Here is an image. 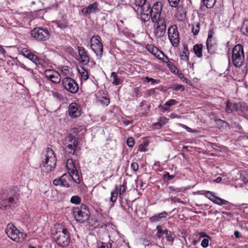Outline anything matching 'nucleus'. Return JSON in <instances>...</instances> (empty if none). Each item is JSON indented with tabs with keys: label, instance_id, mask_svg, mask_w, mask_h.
Returning <instances> with one entry per match:
<instances>
[{
	"label": "nucleus",
	"instance_id": "obj_1",
	"mask_svg": "<svg viewBox=\"0 0 248 248\" xmlns=\"http://www.w3.org/2000/svg\"><path fill=\"white\" fill-rule=\"evenodd\" d=\"M64 145L65 157L67 159L78 160L77 151L80 149L78 146V138L69 134L62 141Z\"/></svg>",
	"mask_w": 248,
	"mask_h": 248
},
{
	"label": "nucleus",
	"instance_id": "obj_2",
	"mask_svg": "<svg viewBox=\"0 0 248 248\" xmlns=\"http://www.w3.org/2000/svg\"><path fill=\"white\" fill-rule=\"evenodd\" d=\"M19 196V189L16 186H9L0 193V209L4 210L16 203Z\"/></svg>",
	"mask_w": 248,
	"mask_h": 248
},
{
	"label": "nucleus",
	"instance_id": "obj_3",
	"mask_svg": "<svg viewBox=\"0 0 248 248\" xmlns=\"http://www.w3.org/2000/svg\"><path fill=\"white\" fill-rule=\"evenodd\" d=\"M42 159L40 167L43 171L46 173L49 172L55 168L57 158L52 148L47 147L43 150Z\"/></svg>",
	"mask_w": 248,
	"mask_h": 248
},
{
	"label": "nucleus",
	"instance_id": "obj_4",
	"mask_svg": "<svg viewBox=\"0 0 248 248\" xmlns=\"http://www.w3.org/2000/svg\"><path fill=\"white\" fill-rule=\"evenodd\" d=\"M51 235L55 242L62 247L69 245L70 237L68 230L62 225L57 224L51 230Z\"/></svg>",
	"mask_w": 248,
	"mask_h": 248
},
{
	"label": "nucleus",
	"instance_id": "obj_5",
	"mask_svg": "<svg viewBox=\"0 0 248 248\" xmlns=\"http://www.w3.org/2000/svg\"><path fill=\"white\" fill-rule=\"evenodd\" d=\"M232 61L236 67H240L243 65L245 55L244 48L241 44L236 45L232 49Z\"/></svg>",
	"mask_w": 248,
	"mask_h": 248
},
{
	"label": "nucleus",
	"instance_id": "obj_6",
	"mask_svg": "<svg viewBox=\"0 0 248 248\" xmlns=\"http://www.w3.org/2000/svg\"><path fill=\"white\" fill-rule=\"evenodd\" d=\"M147 0H130V2L132 7L137 12H140L141 16V19L145 22L149 20L151 18L150 14H145L144 11L149 10V6H147L146 9V1Z\"/></svg>",
	"mask_w": 248,
	"mask_h": 248
},
{
	"label": "nucleus",
	"instance_id": "obj_7",
	"mask_svg": "<svg viewBox=\"0 0 248 248\" xmlns=\"http://www.w3.org/2000/svg\"><path fill=\"white\" fill-rule=\"evenodd\" d=\"M66 166L68 172L72 176V182L79 184L81 180L78 173V169L80 168L78 160L67 159Z\"/></svg>",
	"mask_w": 248,
	"mask_h": 248
},
{
	"label": "nucleus",
	"instance_id": "obj_8",
	"mask_svg": "<svg viewBox=\"0 0 248 248\" xmlns=\"http://www.w3.org/2000/svg\"><path fill=\"white\" fill-rule=\"evenodd\" d=\"M8 236L16 242H22L26 237V234L20 232L13 224L9 223L5 229Z\"/></svg>",
	"mask_w": 248,
	"mask_h": 248
},
{
	"label": "nucleus",
	"instance_id": "obj_9",
	"mask_svg": "<svg viewBox=\"0 0 248 248\" xmlns=\"http://www.w3.org/2000/svg\"><path fill=\"white\" fill-rule=\"evenodd\" d=\"M31 36L37 41H45L48 40L51 36V32L47 28L37 27L31 30Z\"/></svg>",
	"mask_w": 248,
	"mask_h": 248
},
{
	"label": "nucleus",
	"instance_id": "obj_10",
	"mask_svg": "<svg viewBox=\"0 0 248 248\" xmlns=\"http://www.w3.org/2000/svg\"><path fill=\"white\" fill-rule=\"evenodd\" d=\"M90 47L98 59L103 56V46L101 37L98 35L93 36L90 39Z\"/></svg>",
	"mask_w": 248,
	"mask_h": 248
},
{
	"label": "nucleus",
	"instance_id": "obj_11",
	"mask_svg": "<svg viewBox=\"0 0 248 248\" xmlns=\"http://www.w3.org/2000/svg\"><path fill=\"white\" fill-rule=\"evenodd\" d=\"M127 188V182L124 181L123 184L119 187L117 185L115 186L114 189L111 192V196L110 201L114 205V203L116 202L118 198V194L119 198L122 199L124 194L125 193Z\"/></svg>",
	"mask_w": 248,
	"mask_h": 248
},
{
	"label": "nucleus",
	"instance_id": "obj_12",
	"mask_svg": "<svg viewBox=\"0 0 248 248\" xmlns=\"http://www.w3.org/2000/svg\"><path fill=\"white\" fill-rule=\"evenodd\" d=\"M72 213L76 221L79 223H83L88 220L90 217V211L86 207L83 210L78 207H74Z\"/></svg>",
	"mask_w": 248,
	"mask_h": 248
},
{
	"label": "nucleus",
	"instance_id": "obj_13",
	"mask_svg": "<svg viewBox=\"0 0 248 248\" xmlns=\"http://www.w3.org/2000/svg\"><path fill=\"white\" fill-rule=\"evenodd\" d=\"M63 87L72 93H77L79 89V86L77 82L73 78L66 77L62 80Z\"/></svg>",
	"mask_w": 248,
	"mask_h": 248
},
{
	"label": "nucleus",
	"instance_id": "obj_14",
	"mask_svg": "<svg viewBox=\"0 0 248 248\" xmlns=\"http://www.w3.org/2000/svg\"><path fill=\"white\" fill-rule=\"evenodd\" d=\"M168 38L172 46L177 47L180 42L179 33L175 25H171L168 29Z\"/></svg>",
	"mask_w": 248,
	"mask_h": 248
},
{
	"label": "nucleus",
	"instance_id": "obj_15",
	"mask_svg": "<svg viewBox=\"0 0 248 248\" xmlns=\"http://www.w3.org/2000/svg\"><path fill=\"white\" fill-rule=\"evenodd\" d=\"M72 183V176L70 175L69 172L68 173L63 174L62 176L54 179L53 181L54 185L56 186H60L66 188L70 187Z\"/></svg>",
	"mask_w": 248,
	"mask_h": 248
},
{
	"label": "nucleus",
	"instance_id": "obj_16",
	"mask_svg": "<svg viewBox=\"0 0 248 248\" xmlns=\"http://www.w3.org/2000/svg\"><path fill=\"white\" fill-rule=\"evenodd\" d=\"M154 28V33L156 38H160L164 36L166 31V24L165 19H161L160 21L155 22Z\"/></svg>",
	"mask_w": 248,
	"mask_h": 248
},
{
	"label": "nucleus",
	"instance_id": "obj_17",
	"mask_svg": "<svg viewBox=\"0 0 248 248\" xmlns=\"http://www.w3.org/2000/svg\"><path fill=\"white\" fill-rule=\"evenodd\" d=\"M99 12V4L97 2L94 1L90 4L88 6L82 9L81 12L86 17H90L91 14H95Z\"/></svg>",
	"mask_w": 248,
	"mask_h": 248
},
{
	"label": "nucleus",
	"instance_id": "obj_18",
	"mask_svg": "<svg viewBox=\"0 0 248 248\" xmlns=\"http://www.w3.org/2000/svg\"><path fill=\"white\" fill-rule=\"evenodd\" d=\"M82 109L80 106L75 102L70 104L68 107V113L72 118H77L81 115Z\"/></svg>",
	"mask_w": 248,
	"mask_h": 248
},
{
	"label": "nucleus",
	"instance_id": "obj_19",
	"mask_svg": "<svg viewBox=\"0 0 248 248\" xmlns=\"http://www.w3.org/2000/svg\"><path fill=\"white\" fill-rule=\"evenodd\" d=\"M46 78L54 83H59L61 81V76L59 73L54 70L47 69L45 71Z\"/></svg>",
	"mask_w": 248,
	"mask_h": 248
},
{
	"label": "nucleus",
	"instance_id": "obj_20",
	"mask_svg": "<svg viewBox=\"0 0 248 248\" xmlns=\"http://www.w3.org/2000/svg\"><path fill=\"white\" fill-rule=\"evenodd\" d=\"M78 53L80 57V62L83 64H87L90 62V56L87 51L83 46H78Z\"/></svg>",
	"mask_w": 248,
	"mask_h": 248
},
{
	"label": "nucleus",
	"instance_id": "obj_21",
	"mask_svg": "<svg viewBox=\"0 0 248 248\" xmlns=\"http://www.w3.org/2000/svg\"><path fill=\"white\" fill-rule=\"evenodd\" d=\"M236 106L235 112L238 115L243 116L248 111V106L247 104L245 102H239L237 103Z\"/></svg>",
	"mask_w": 248,
	"mask_h": 248
},
{
	"label": "nucleus",
	"instance_id": "obj_22",
	"mask_svg": "<svg viewBox=\"0 0 248 248\" xmlns=\"http://www.w3.org/2000/svg\"><path fill=\"white\" fill-rule=\"evenodd\" d=\"M206 46L209 54L213 55L217 53L218 49V45L216 41L206 42Z\"/></svg>",
	"mask_w": 248,
	"mask_h": 248
},
{
	"label": "nucleus",
	"instance_id": "obj_23",
	"mask_svg": "<svg viewBox=\"0 0 248 248\" xmlns=\"http://www.w3.org/2000/svg\"><path fill=\"white\" fill-rule=\"evenodd\" d=\"M146 48L149 52L155 56L157 59L159 58V55L158 54V53L161 54L163 56H165V54L162 51L159 50L157 47L152 45H147Z\"/></svg>",
	"mask_w": 248,
	"mask_h": 248
},
{
	"label": "nucleus",
	"instance_id": "obj_24",
	"mask_svg": "<svg viewBox=\"0 0 248 248\" xmlns=\"http://www.w3.org/2000/svg\"><path fill=\"white\" fill-rule=\"evenodd\" d=\"M168 215L167 212L164 211L158 214L155 215L150 217L149 220L151 222H157L161 221L162 219H165Z\"/></svg>",
	"mask_w": 248,
	"mask_h": 248
},
{
	"label": "nucleus",
	"instance_id": "obj_25",
	"mask_svg": "<svg viewBox=\"0 0 248 248\" xmlns=\"http://www.w3.org/2000/svg\"><path fill=\"white\" fill-rule=\"evenodd\" d=\"M140 107H141L140 116H146L150 112L151 105L145 101H142L140 103Z\"/></svg>",
	"mask_w": 248,
	"mask_h": 248
},
{
	"label": "nucleus",
	"instance_id": "obj_26",
	"mask_svg": "<svg viewBox=\"0 0 248 248\" xmlns=\"http://www.w3.org/2000/svg\"><path fill=\"white\" fill-rule=\"evenodd\" d=\"M225 111L227 113H231L235 112L237 108V103L232 102L229 100H227L226 102Z\"/></svg>",
	"mask_w": 248,
	"mask_h": 248
},
{
	"label": "nucleus",
	"instance_id": "obj_27",
	"mask_svg": "<svg viewBox=\"0 0 248 248\" xmlns=\"http://www.w3.org/2000/svg\"><path fill=\"white\" fill-rule=\"evenodd\" d=\"M177 103V101L174 99H170L168 101H167L164 105H159L158 108H161L162 111L163 112H165L169 110V108L172 106L176 105Z\"/></svg>",
	"mask_w": 248,
	"mask_h": 248
},
{
	"label": "nucleus",
	"instance_id": "obj_28",
	"mask_svg": "<svg viewBox=\"0 0 248 248\" xmlns=\"http://www.w3.org/2000/svg\"><path fill=\"white\" fill-rule=\"evenodd\" d=\"M193 51L195 55L199 58L202 57L203 45L202 44H197L193 46Z\"/></svg>",
	"mask_w": 248,
	"mask_h": 248
},
{
	"label": "nucleus",
	"instance_id": "obj_29",
	"mask_svg": "<svg viewBox=\"0 0 248 248\" xmlns=\"http://www.w3.org/2000/svg\"><path fill=\"white\" fill-rule=\"evenodd\" d=\"M22 55L26 58L31 61L34 63L37 61V56L31 52L29 50H25L22 52Z\"/></svg>",
	"mask_w": 248,
	"mask_h": 248
},
{
	"label": "nucleus",
	"instance_id": "obj_30",
	"mask_svg": "<svg viewBox=\"0 0 248 248\" xmlns=\"http://www.w3.org/2000/svg\"><path fill=\"white\" fill-rule=\"evenodd\" d=\"M149 14H150L151 19L153 23L159 22L161 19H165L163 17L161 16V13L156 12H149Z\"/></svg>",
	"mask_w": 248,
	"mask_h": 248
},
{
	"label": "nucleus",
	"instance_id": "obj_31",
	"mask_svg": "<svg viewBox=\"0 0 248 248\" xmlns=\"http://www.w3.org/2000/svg\"><path fill=\"white\" fill-rule=\"evenodd\" d=\"M89 224L90 225L89 229L93 230L97 227L102 228L103 225L100 224V222L95 218H92L89 220Z\"/></svg>",
	"mask_w": 248,
	"mask_h": 248
},
{
	"label": "nucleus",
	"instance_id": "obj_32",
	"mask_svg": "<svg viewBox=\"0 0 248 248\" xmlns=\"http://www.w3.org/2000/svg\"><path fill=\"white\" fill-rule=\"evenodd\" d=\"M162 10V3L160 1H156L155 2L151 9L150 12H160L161 13Z\"/></svg>",
	"mask_w": 248,
	"mask_h": 248
},
{
	"label": "nucleus",
	"instance_id": "obj_33",
	"mask_svg": "<svg viewBox=\"0 0 248 248\" xmlns=\"http://www.w3.org/2000/svg\"><path fill=\"white\" fill-rule=\"evenodd\" d=\"M212 202L217 205H227L230 204V202L224 199H221L219 197H217V196H215L214 198H213V200H212Z\"/></svg>",
	"mask_w": 248,
	"mask_h": 248
},
{
	"label": "nucleus",
	"instance_id": "obj_34",
	"mask_svg": "<svg viewBox=\"0 0 248 248\" xmlns=\"http://www.w3.org/2000/svg\"><path fill=\"white\" fill-rule=\"evenodd\" d=\"M197 193L200 195H204L206 198H208L212 202V200H213V198H214L215 196L213 194V192L209 191L200 190L197 191Z\"/></svg>",
	"mask_w": 248,
	"mask_h": 248
},
{
	"label": "nucleus",
	"instance_id": "obj_35",
	"mask_svg": "<svg viewBox=\"0 0 248 248\" xmlns=\"http://www.w3.org/2000/svg\"><path fill=\"white\" fill-rule=\"evenodd\" d=\"M241 31L243 34L248 35V18L244 20L241 29Z\"/></svg>",
	"mask_w": 248,
	"mask_h": 248
},
{
	"label": "nucleus",
	"instance_id": "obj_36",
	"mask_svg": "<svg viewBox=\"0 0 248 248\" xmlns=\"http://www.w3.org/2000/svg\"><path fill=\"white\" fill-rule=\"evenodd\" d=\"M202 2L207 8H211L215 5L216 0H202Z\"/></svg>",
	"mask_w": 248,
	"mask_h": 248
},
{
	"label": "nucleus",
	"instance_id": "obj_37",
	"mask_svg": "<svg viewBox=\"0 0 248 248\" xmlns=\"http://www.w3.org/2000/svg\"><path fill=\"white\" fill-rule=\"evenodd\" d=\"M58 27L61 29L66 28L68 26L67 21L64 19H61L56 21Z\"/></svg>",
	"mask_w": 248,
	"mask_h": 248
},
{
	"label": "nucleus",
	"instance_id": "obj_38",
	"mask_svg": "<svg viewBox=\"0 0 248 248\" xmlns=\"http://www.w3.org/2000/svg\"><path fill=\"white\" fill-rule=\"evenodd\" d=\"M111 77L113 78V81L112 84L115 85H118L121 83V80L120 78L118 77L117 74L115 72H112L111 74Z\"/></svg>",
	"mask_w": 248,
	"mask_h": 248
},
{
	"label": "nucleus",
	"instance_id": "obj_39",
	"mask_svg": "<svg viewBox=\"0 0 248 248\" xmlns=\"http://www.w3.org/2000/svg\"><path fill=\"white\" fill-rule=\"evenodd\" d=\"M200 29V24L199 22H196L192 25V32L194 35H197L199 32Z\"/></svg>",
	"mask_w": 248,
	"mask_h": 248
},
{
	"label": "nucleus",
	"instance_id": "obj_40",
	"mask_svg": "<svg viewBox=\"0 0 248 248\" xmlns=\"http://www.w3.org/2000/svg\"><path fill=\"white\" fill-rule=\"evenodd\" d=\"M175 177V175H170L168 172L165 171L162 176L164 181L168 182L172 180Z\"/></svg>",
	"mask_w": 248,
	"mask_h": 248
},
{
	"label": "nucleus",
	"instance_id": "obj_41",
	"mask_svg": "<svg viewBox=\"0 0 248 248\" xmlns=\"http://www.w3.org/2000/svg\"><path fill=\"white\" fill-rule=\"evenodd\" d=\"M166 238L168 241L173 242L174 239L175 235L172 232L169 231L167 229H166Z\"/></svg>",
	"mask_w": 248,
	"mask_h": 248
},
{
	"label": "nucleus",
	"instance_id": "obj_42",
	"mask_svg": "<svg viewBox=\"0 0 248 248\" xmlns=\"http://www.w3.org/2000/svg\"><path fill=\"white\" fill-rule=\"evenodd\" d=\"M97 248H112V244L110 242H100L97 243Z\"/></svg>",
	"mask_w": 248,
	"mask_h": 248
},
{
	"label": "nucleus",
	"instance_id": "obj_43",
	"mask_svg": "<svg viewBox=\"0 0 248 248\" xmlns=\"http://www.w3.org/2000/svg\"><path fill=\"white\" fill-rule=\"evenodd\" d=\"M98 101L100 104L105 105L106 106L108 105L110 103L109 99L106 96H100L97 98Z\"/></svg>",
	"mask_w": 248,
	"mask_h": 248
},
{
	"label": "nucleus",
	"instance_id": "obj_44",
	"mask_svg": "<svg viewBox=\"0 0 248 248\" xmlns=\"http://www.w3.org/2000/svg\"><path fill=\"white\" fill-rule=\"evenodd\" d=\"M232 128L234 129V131H235L236 132L240 133H243V129L242 127L241 126V125L239 124H238L236 122H234L233 123Z\"/></svg>",
	"mask_w": 248,
	"mask_h": 248
},
{
	"label": "nucleus",
	"instance_id": "obj_45",
	"mask_svg": "<svg viewBox=\"0 0 248 248\" xmlns=\"http://www.w3.org/2000/svg\"><path fill=\"white\" fill-rule=\"evenodd\" d=\"M157 232V236L158 238H160L162 237L164 234H165L166 233V229L162 230L161 226L158 225L156 226Z\"/></svg>",
	"mask_w": 248,
	"mask_h": 248
},
{
	"label": "nucleus",
	"instance_id": "obj_46",
	"mask_svg": "<svg viewBox=\"0 0 248 248\" xmlns=\"http://www.w3.org/2000/svg\"><path fill=\"white\" fill-rule=\"evenodd\" d=\"M167 189L169 190V192L170 193H178L181 191H184V188L183 187L181 188H175L172 186H169L167 187Z\"/></svg>",
	"mask_w": 248,
	"mask_h": 248
},
{
	"label": "nucleus",
	"instance_id": "obj_47",
	"mask_svg": "<svg viewBox=\"0 0 248 248\" xmlns=\"http://www.w3.org/2000/svg\"><path fill=\"white\" fill-rule=\"evenodd\" d=\"M143 82H151L152 85L158 84L160 80L146 77L143 79Z\"/></svg>",
	"mask_w": 248,
	"mask_h": 248
},
{
	"label": "nucleus",
	"instance_id": "obj_48",
	"mask_svg": "<svg viewBox=\"0 0 248 248\" xmlns=\"http://www.w3.org/2000/svg\"><path fill=\"white\" fill-rule=\"evenodd\" d=\"M214 34V29H210L208 33V37L206 40V42H212L216 41L215 38H213V35Z\"/></svg>",
	"mask_w": 248,
	"mask_h": 248
},
{
	"label": "nucleus",
	"instance_id": "obj_49",
	"mask_svg": "<svg viewBox=\"0 0 248 248\" xmlns=\"http://www.w3.org/2000/svg\"><path fill=\"white\" fill-rule=\"evenodd\" d=\"M34 63L36 65H41L42 67H44L47 64V63L44 59H41L38 57L37 58V61H35Z\"/></svg>",
	"mask_w": 248,
	"mask_h": 248
},
{
	"label": "nucleus",
	"instance_id": "obj_50",
	"mask_svg": "<svg viewBox=\"0 0 248 248\" xmlns=\"http://www.w3.org/2000/svg\"><path fill=\"white\" fill-rule=\"evenodd\" d=\"M169 5L172 8H178L180 0H168Z\"/></svg>",
	"mask_w": 248,
	"mask_h": 248
},
{
	"label": "nucleus",
	"instance_id": "obj_51",
	"mask_svg": "<svg viewBox=\"0 0 248 248\" xmlns=\"http://www.w3.org/2000/svg\"><path fill=\"white\" fill-rule=\"evenodd\" d=\"M171 61L168 62V63H167V66L170 69V70L173 73H175V70H177L176 67L174 65V63L171 62L173 60L171 59Z\"/></svg>",
	"mask_w": 248,
	"mask_h": 248
},
{
	"label": "nucleus",
	"instance_id": "obj_52",
	"mask_svg": "<svg viewBox=\"0 0 248 248\" xmlns=\"http://www.w3.org/2000/svg\"><path fill=\"white\" fill-rule=\"evenodd\" d=\"M70 202L72 203L78 204L81 202V198L78 196H73L71 197Z\"/></svg>",
	"mask_w": 248,
	"mask_h": 248
},
{
	"label": "nucleus",
	"instance_id": "obj_53",
	"mask_svg": "<svg viewBox=\"0 0 248 248\" xmlns=\"http://www.w3.org/2000/svg\"><path fill=\"white\" fill-rule=\"evenodd\" d=\"M158 122L161 124L162 126L166 124L169 121V119L166 117H160L158 119Z\"/></svg>",
	"mask_w": 248,
	"mask_h": 248
},
{
	"label": "nucleus",
	"instance_id": "obj_54",
	"mask_svg": "<svg viewBox=\"0 0 248 248\" xmlns=\"http://www.w3.org/2000/svg\"><path fill=\"white\" fill-rule=\"evenodd\" d=\"M189 55V54H187L185 53H182L180 55L181 60L184 62H188Z\"/></svg>",
	"mask_w": 248,
	"mask_h": 248
},
{
	"label": "nucleus",
	"instance_id": "obj_55",
	"mask_svg": "<svg viewBox=\"0 0 248 248\" xmlns=\"http://www.w3.org/2000/svg\"><path fill=\"white\" fill-rule=\"evenodd\" d=\"M127 145L129 147H133L135 144V140L133 137H129L126 140Z\"/></svg>",
	"mask_w": 248,
	"mask_h": 248
},
{
	"label": "nucleus",
	"instance_id": "obj_56",
	"mask_svg": "<svg viewBox=\"0 0 248 248\" xmlns=\"http://www.w3.org/2000/svg\"><path fill=\"white\" fill-rule=\"evenodd\" d=\"M179 125L182 127V128L185 129L187 132H190V133H197V131L196 130H193V129H192L191 128L188 127L187 126L184 124H179Z\"/></svg>",
	"mask_w": 248,
	"mask_h": 248
},
{
	"label": "nucleus",
	"instance_id": "obj_57",
	"mask_svg": "<svg viewBox=\"0 0 248 248\" xmlns=\"http://www.w3.org/2000/svg\"><path fill=\"white\" fill-rule=\"evenodd\" d=\"M172 89L175 91H184L185 90V87L182 85H173Z\"/></svg>",
	"mask_w": 248,
	"mask_h": 248
},
{
	"label": "nucleus",
	"instance_id": "obj_58",
	"mask_svg": "<svg viewBox=\"0 0 248 248\" xmlns=\"http://www.w3.org/2000/svg\"><path fill=\"white\" fill-rule=\"evenodd\" d=\"M81 76L83 79H84V80H86L89 78V75L88 72L84 70V71L81 73Z\"/></svg>",
	"mask_w": 248,
	"mask_h": 248
},
{
	"label": "nucleus",
	"instance_id": "obj_59",
	"mask_svg": "<svg viewBox=\"0 0 248 248\" xmlns=\"http://www.w3.org/2000/svg\"><path fill=\"white\" fill-rule=\"evenodd\" d=\"M162 127V126L161 124H160L158 121L157 122L154 123L152 124V127L155 129H160Z\"/></svg>",
	"mask_w": 248,
	"mask_h": 248
},
{
	"label": "nucleus",
	"instance_id": "obj_60",
	"mask_svg": "<svg viewBox=\"0 0 248 248\" xmlns=\"http://www.w3.org/2000/svg\"><path fill=\"white\" fill-rule=\"evenodd\" d=\"M209 244V240L207 239L204 238L202 242H201V246L204 248H207Z\"/></svg>",
	"mask_w": 248,
	"mask_h": 248
},
{
	"label": "nucleus",
	"instance_id": "obj_61",
	"mask_svg": "<svg viewBox=\"0 0 248 248\" xmlns=\"http://www.w3.org/2000/svg\"><path fill=\"white\" fill-rule=\"evenodd\" d=\"M131 168L135 171L139 170V165L137 162H133L131 164Z\"/></svg>",
	"mask_w": 248,
	"mask_h": 248
},
{
	"label": "nucleus",
	"instance_id": "obj_62",
	"mask_svg": "<svg viewBox=\"0 0 248 248\" xmlns=\"http://www.w3.org/2000/svg\"><path fill=\"white\" fill-rule=\"evenodd\" d=\"M170 200L173 202H178L181 203H183L184 202L179 198H178L176 197H171Z\"/></svg>",
	"mask_w": 248,
	"mask_h": 248
},
{
	"label": "nucleus",
	"instance_id": "obj_63",
	"mask_svg": "<svg viewBox=\"0 0 248 248\" xmlns=\"http://www.w3.org/2000/svg\"><path fill=\"white\" fill-rule=\"evenodd\" d=\"M53 95L54 97L57 98L59 100H62L63 98L62 94L58 92L53 93Z\"/></svg>",
	"mask_w": 248,
	"mask_h": 248
},
{
	"label": "nucleus",
	"instance_id": "obj_64",
	"mask_svg": "<svg viewBox=\"0 0 248 248\" xmlns=\"http://www.w3.org/2000/svg\"><path fill=\"white\" fill-rule=\"evenodd\" d=\"M217 123H218L222 126H227L229 125V124L228 122H227L225 121L222 120L221 119L217 120Z\"/></svg>",
	"mask_w": 248,
	"mask_h": 248
}]
</instances>
